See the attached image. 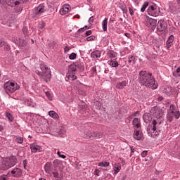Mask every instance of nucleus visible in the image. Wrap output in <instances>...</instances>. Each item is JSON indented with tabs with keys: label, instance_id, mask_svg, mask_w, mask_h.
<instances>
[{
	"label": "nucleus",
	"instance_id": "79ce46f5",
	"mask_svg": "<svg viewBox=\"0 0 180 180\" xmlns=\"http://www.w3.org/2000/svg\"><path fill=\"white\" fill-rule=\"evenodd\" d=\"M88 29H89V27H88V25H85L82 28L79 29L77 33H84V32H85V30H88Z\"/></svg>",
	"mask_w": 180,
	"mask_h": 180
},
{
	"label": "nucleus",
	"instance_id": "864d4df0",
	"mask_svg": "<svg viewBox=\"0 0 180 180\" xmlns=\"http://www.w3.org/2000/svg\"><path fill=\"white\" fill-rule=\"evenodd\" d=\"M87 41H92V40H95V36L91 35L86 38Z\"/></svg>",
	"mask_w": 180,
	"mask_h": 180
},
{
	"label": "nucleus",
	"instance_id": "f3484780",
	"mask_svg": "<svg viewBox=\"0 0 180 180\" xmlns=\"http://www.w3.org/2000/svg\"><path fill=\"white\" fill-rule=\"evenodd\" d=\"M51 169H53V164L50 162H47L44 166L46 174H51Z\"/></svg>",
	"mask_w": 180,
	"mask_h": 180
},
{
	"label": "nucleus",
	"instance_id": "9d476101",
	"mask_svg": "<svg viewBox=\"0 0 180 180\" xmlns=\"http://www.w3.org/2000/svg\"><path fill=\"white\" fill-rule=\"evenodd\" d=\"M22 0H6V4L11 8H15L18 5H20Z\"/></svg>",
	"mask_w": 180,
	"mask_h": 180
},
{
	"label": "nucleus",
	"instance_id": "603ef678",
	"mask_svg": "<svg viewBox=\"0 0 180 180\" xmlns=\"http://www.w3.org/2000/svg\"><path fill=\"white\" fill-rule=\"evenodd\" d=\"M96 137H98V131H92L91 132V138L96 139Z\"/></svg>",
	"mask_w": 180,
	"mask_h": 180
},
{
	"label": "nucleus",
	"instance_id": "09e8293b",
	"mask_svg": "<svg viewBox=\"0 0 180 180\" xmlns=\"http://www.w3.org/2000/svg\"><path fill=\"white\" fill-rule=\"evenodd\" d=\"M121 10L122 11L123 13H127L128 11H127V7H126V5H122L121 6Z\"/></svg>",
	"mask_w": 180,
	"mask_h": 180
},
{
	"label": "nucleus",
	"instance_id": "c756f323",
	"mask_svg": "<svg viewBox=\"0 0 180 180\" xmlns=\"http://www.w3.org/2000/svg\"><path fill=\"white\" fill-rule=\"evenodd\" d=\"M53 175L56 180H63V174H58L57 172H53Z\"/></svg>",
	"mask_w": 180,
	"mask_h": 180
},
{
	"label": "nucleus",
	"instance_id": "4be33fe9",
	"mask_svg": "<svg viewBox=\"0 0 180 180\" xmlns=\"http://www.w3.org/2000/svg\"><path fill=\"white\" fill-rule=\"evenodd\" d=\"M133 125L134 127H136V129H139V127H141V122H140V119L136 117L133 120Z\"/></svg>",
	"mask_w": 180,
	"mask_h": 180
},
{
	"label": "nucleus",
	"instance_id": "338daca9",
	"mask_svg": "<svg viewBox=\"0 0 180 180\" xmlns=\"http://www.w3.org/2000/svg\"><path fill=\"white\" fill-rule=\"evenodd\" d=\"M139 113H140V112L136 111V112H135L133 113L132 116H133L134 117H137V115H139Z\"/></svg>",
	"mask_w": 180,
	"mask_h": 180
},
{
	"label": "nucleus",
	"instance_id": "c03bdc74",
	"mask_svg": "<svg viewBox=\"0 0 180 180\" xmlns=\"http://www.w3.org/2000/svg\"><path fill=\"white\" fill-rule=\"evenodd\" d=\"M169 113H174L175 112V105L172 104L170 105L169 109L168 111Z\"/></svg>",
	"mask_w": 180,
	"mask_h": 180
},
{
	"label": "nucleus",
	"instance_id": "5701e85b",
	"mask_svg": "<svg viewBox=\"0 0 180 180\" xmlns=\"http://www.w3.org/2000/svg\"><path fill=\"white\" fill-rule=\"evenodd\" d=\"M107 56L110 58H116V57H117V53L115 52L113 50H110L107 52Z\"/></svg>",
	"mask_w": 180,
	"mask_h": 180
},
{
	"label": "nucleus",
	"instance_id": "13d9d810",
	"mask_svg": "<svg viewBox=\"0 0 180 180\" xmlns=\"http://www.w3.org/2000/svg\"><path fill=\"white\" fill-rule=\"evenodd\" d=\"M99 172H101V171L99 169H96L94 170V175H96V176H99Z\"/></svg>",
	"mask_w": 180,
	"mask_h": 180
},
{
	"label": "nucleus",
	"instance_id": "f257e3e1",
	"mask_svg": "<svg viewBox=\"0 0 180 180\" xmlns=\"http://www.w3.org/2000/svg\"><path fill=\"white\" fill-rule=\"evenodd\" d=\"M138 81L141 86L151 89H157L158 85L155 84V78L151 72L147 71H140L138 77Z\"/></svg>",
	"mask_w": 180,
	"mask_h": 180
},
{
	"label": "nucleus",
	"instance_id": "8fccbe9b",
	"mask_svg": "<svg viewBox=\"0 0 180 180\" xmlns=\"http://www.w3.org/2000/svg\"><path fill=\"white\" fill-rule=\"evenodd\" d=\"M45 26H46V23H44V22H43V21L39 22V25H38L39 29H44Z\"/></svg>",
	"mask_w": 180,
	"mask_h": 180
},
{
	"label": "nucleus",
	"instance_id": "39448f33",
	"mask_svg": "<svg viewBox=\"0 0 180 180\" xmlns=\"http://www.w3.org/2000/svg\"><path fill=\"white\" fill-rule=\"evenodd\" d=\"M150 116H153L156 119H161L164 115V111L160 107L154 106L150 110Z\"/></svg>",
	"mask_w": 180,
	"mask_h": 180
},
{
	"label": "nucleus",
	"instance_id": "4468645a",
	"mask_svg": "<svg viewBox=\"0 0 180 180\" xmlns=\"http://www.w3.org/2000/svg\"><path fill=\"white\" fill-rule=\"evenodd\" d=\"M15 44L19 46V47H26L27 46V41L23 38H19L16 39Z\"/></svg>",
	"mask_w": 180,
	"mask_h": 180
},
{
	"label": "nucleus",
	"instance_id": "0eeeda50",
	"mask_svg": "<svg viewBox=\"0 0 180 180\" xmlns=\"http://www.w3.org/2000/svg\"><path fill=\"white\" fill-rule=\"evenodd\" d=\"M46 11H47L46 5L44 4H41L33 9V13L37 15H41V13L46 12Z\"/></svg>",
	"mask_w": 180,
	"mask_h": 180
},
{
	"label": "nucleus",
	"instance_id": "c9c22d12",
	"mask_svg": "<svg viewBox=\"0 0 180 180\" xmlns=\"http://www.w3.org/2000/svg\"><path fill=\"white\" fill-rule=\"evenodd\" d=\"M150 115H148V113L146 112L143 114V119L145 123H148V122H150Z\"/></svg>",
	"mask_w": 180,
	"mask_h": 180
},
{
	"label": "nucleus",
	"instance_id": "72a5a7b5",
	"mask_svg": "<svg viewBox=\"0 0 180 180\" xmlns=\"http://www.w3.org/2000/svg\"><path fill=\"white\" fill-rule=\"evenodd\" d=\"M148 6H150V3L148 1H145L141 8V12H146V9H147Z\"/></svg>",
	"mask_w": 180,
	"mask_h": 180
},
{
	"label": "nucleus",
	"instance_id": "a18cd8bd",
	"mask_svg": "<svg viewBox=\"0 0 180 180\" xmlns=\"http://www.w3.org/2000/svg\"><path fill=\"white\" fill-rule=\"evenodd\" d=\"M129 60H128V63H132V64H134V60H135V57L133 55H131L129 56Z\"/></svg>",
	"mask_w": 180,
	"mask_h": 180
},
{
	"label": "nucleus",
	"instance_id": "a878e982",
	"mask_svg": "<svg viewBox=\"0 0 180 180\" xmlns=\"http://www.w3.org/2000/svg\"><path fill=\"white\" fill-rule=\"evenodd\" d=\"M102 29L103 32H106L108 30V18H105L103 21H102Z\"/></svg>",
	"mask_w": 180,
	"mask_h": 180
},
{
	"label": "nucleus",
	"instance_id": "5fc2aeb1",
	"mask_svg": "<svg viewBox=\"0 0 180 180\" xmlns=\"http://www.w3.org/2000/svg\"><path fill=\"white\" fill-rule=\"evenodd\" d=\"M57 154H58V157H60V158H63V160L67 158V156H65V155H61L60 151H58Z\"/></svg>",
	"mask_w": 180,
	"mask_h": 180
},
{
	"label": "nucleus",
	"instance_id": "774afa93",
	"mask_svg": "<svg viewBox=\"0 0 180 180\" xmlns=\"http://www.w3.org/2000/svg\"><path fill=\"white\" fill-rule=\"evenodd\" d=\"M0 180H7V179H6V177H5V175L3 174V175H1V176H0Z\"/></svg>",
	"mask_w": 180,
	"mask_h": 180
},
{
	"label": "nucleus",
	"instance_id": "7c9ffc66",
	"mask_svg": "<svg viewBox=\"0 0 180 180\" xmlns=\"http://www.w3.org/2000/svg\"><path fill=\"white\" fill-rule=\"evenodd\" d=\"M22 3H20V5H17L15 6H14V11L16 13H19V12H22V11L23 10V6H22Z\"/></svg>",
	"mask_w": 180,
	"mask_h": 180
},
{
	"label": "nucleus",
	"instance_id": "393cba45",
	"mask_svg": "<svg viewBox=\"0 0 180 180\" xmlns=\"http://www.w3.org/2000/svg\"><path fill=\"white\" fill-rule=\"evenodd\" d=\"M126 85H127V81L124 80L117 83L116 85V88H117V89H123V88L126 86Z\"/></svg>",
	"mask_w": 180,
	"mask_h": 180
},
{
	"label": "nucleus",
	"instance_id": "de8ad7c7",
	"mask_svg": "<svg viewBox=\"0 0 180 180\" xmlns=\"http://www.w3.org/2000/svg\"><path fill=\"white\" fill-rule=\"evenodd\" d=\"M69 58L70 60H75L77 58V53H72L70 56H69Z\"/></svg>",
	"mask_w": 180,
	"mask_h": 180
},
{
	"label": "nucleus",
	"instance_id": "ea45409f",
	"mask_svg": "<svg viewBox=\"0 0 180 180\" xmlns=\"http://www.w3.org/2000/svg\"><path fill=\"white\" fill-rule=\"evenodd\" d=\"M109 162H101L98 163V167H103V168H108L109 167Z\"/></svg>",
	"mask_w": 180,
	"mask_h": 180
},
{
	"label": "nucleus",
	"instance_id": "3c124183",
	"mask_svg": "<svg viewBox=\"0 0 180 180\" xmlns=\"http://www.w3.org/2000/svg\"><path fill=\"white\" fill-rule=\"evenodd\" d=\"M173 115H174V117L176 119H179L180 117V112L179 111H176L173 113Z\"/></svg>",
	"mask_w": 180,
	"mask_h": 180
},
{
	"label": "nucleus",
	"instance_id": "f8f14e48",
	"mask_svg": "<svg viewBox=\"0 0 180 180\" xmlns=\"http://www.w3.org/2000/svg\"><path fill=\"white\" fill-rule=\"evenodd\" d=\"M7 161L10 168H12V167H15L16 165V162H18V159L15 158V156H11L8 159H6Z\"/></svg>",
	"mask_w": 180,
	"mask_h": 180
},
{
	"label": "nucleus",
	"instance_id": "a211bd4d",
	"mask_svg": "<svg viewBox=\"0 0 180 180\" xmlns=\"http://www.w3.org/2000/svg\"><path fill=\"white\" fill-rule=\"evenodd\" d=\"M30 150L31 153H37V151H40V150H41V146L32 143L30 145Z\"/></svg>",
	"mask_w": 180,
	"mask_h": 180
},
{
	"label": "nucleus",
	"instance_id": "b1692460",
	"mask_svg": "<svg viewBox=\"0 0 180 180\" xmlns=\"http://www.w3.org/2000/svg\"><path fill=\"white\" fill-rule=\"evenodd\" d=\"M121 169H122V165H120V163H115L114 165V174L115 175L117 174H119Z\"/></svg>",
	"mask_w": 180,
	"mask_h": 180
},
{
	"label": "nucleus",
	"instance_id": "2f4dec72",
	"mask_svg": "<svg viewBox=\"0 0 180 180\" xmlns=\"http://www.w3.org/2000/svg\"><path fill=\"white\" fill-rule=\"evenodd\" d=\"M49 115L51 117H52L53 119H58V114H57V112H56L53 110H51L49 112Z\"/></svg>",
	"mask_w": 180,
	"mask_h": 180
},
{
	"label": "nucleus",
	"instance_id": "9b49d317",
	"mask_svg": "<svg viewBox=\"0 0 180 180\" xmlns=\"http://www.w3.org/2000/svg\"><path fill=\"white\" fill-rule=\"evenodd\" d=\"M148 25H149V27H150L152 30H155L158 25L157 20L151 18H148Z\"/></svg>",
	"mask_w": 180,
	"mask_h": 180
},
{
	"label": "nucleus",
	"instance_id": "ddd939ff",
	"mask_svg": "<svg viewBox=\"0 0 180 180\" xmlns=\"http://www.w3.org/2000/svg\"><path fill=\"white\" fill-rule=\"evenodd\" d=\"M11 174L13 176H15L16 178H19V176H22V169L20 168H14L11 170Z\"/></svg>",
	"mask_w": 180,
	"mask_h": 180
},
{
	"label": "nucleus",
	"instance_id": "cd10ccee",
	"mask_svg": "<svg viewBox=\"0 0 180 180\" xmlns=\"http://www.w3.org/2000/svg\"><path fill=\"white\" fill-rule=\"evenodd\" d=\"M108 64H109V65H111V67H119V63L117 62V60H110L108 61Z\"/></svg>",
	"mask_w": 180,
	"mask_h": 180
},
{
	"label": "nucleus",
	"instance_id": "1a4fd4ad",
	"mask_svg": "<svg viewBox=\"0 0 180 180\" xmlns=\"http://www.w3.org/2000/svg\"><path fill=\"white\" fill-rule=\"evenodd\" d=\"M163 94H165V95H167L168 96H171V95L175 94V89L169 86H166L163 89Z\"/></svg>",
	"mask_w": 180,
	"mask_h": 180
},
{
	"label": "nucleus",
	"instance_id": "e433bc0d",
	"mask_svg": "<svg viewBox=\"0 0 180 180\" xmlns=\"http://www.w3.org/2000/svg\"><path fill=\"white\" fill-rule=\"evenodd\" d=\"M172 75L176 78H178V77H180V66L177 68L176 71L173 72Z\"/></svg>",
	"mask_w": 180,
	"mask_h": 180
},
{
	"label": "nucleus",
	"instance_id": "bb28decb",
	"mask_svg": "<svg viewBox=\"0 0 180 180\" xmlns=\"http://www.w3.org/2000/svg\"><path fill=\"white\" fill-rule=\"evenodd\" d=\"M74 65L76 67V68H79L80 71H84V65L82 64L81 61L77 60L74 63Z\"/></svg>",
	"mask_w": 180,
	"mask_h": 180
},
{
	"label": "nucleus",
	"instance_id": "680f3d73",
	"mask_svg": "<svg viewBox=\"0 0 180 180\" xmlns=\"http://www.w3.org/2000/svg\"><path fill=\"white\" fill-rule=\"evenodd\" d=\"M92 34L91 30H88L86 32V36H91Z\"/></svg>",
	"mask_w": 180,
	"mask_h": 180
},
{
	"label": "nucleus",
	"instance_id": "e2e57ef3",
	"mask_svg": "<svg viewBox=\"0 0 180 180\" xmlns=\"http://www.w3.org/2000/svg\"><path fill=\"white\" fill-rule=\"evenodd\" d=\"M5 46V41L0 39V47Z\"/></svg>",
	"mask_w": 180,
	"mask_h": 180
},
{
	"label": "nucleus",
	"instance_id": "412c9836",
	"mask_svg": "<svg viewBox=\"0 0 180 180\" xmlns=\"http://www.w3.org/2000/svg\"><path fill=\"white\" fill-rule=\"evenodd\" d=\"M172 43H174V35H170L166 41L167 48L169 49L172 46Z\"/></svg>",
	"mask_w": 180,
	"mask_h": 180
},
{
	"label": "nucleus",
	"instance_id": "bf43d9fd",
	"mask_svg": "<svg viewBox=\"0 0 180 180\" xmlns=\"http://www.w3.org/2000/svg\"><path fill=\"white\" fill-rule=\"evenodd\" d=\"M147 153H148L147 150H143V151L141 153V157H143V158L146 157V155H147Z\"/></svg>",
	"mask_w": 180,
	"mask_h": 180
},
{
	"label": "nucleus",
	"instance_id": "37998d69",
	"mask_svg": "<svg viewBox=\"0 0 180 180\" xmlns=\"http://www.w3.org/2000/svg\"><path fill=\"white\" fill-rule=\"evenodd\" d=\"M22 32L24 36H29V30L27 29V27H23Z\"/></svg>",
	"mask_w": 180,
	"mask_h": 180
},
{
	"label": "nucleus",
	"instance_id": "423d86ee",
	"mask_svg": "<svg viewBox=\"0 0 180 180\" xmlns=\"http://www.w3.org/2000/svg\"><path fill=\"white\" fill-rule=\"evenodd\" d=\"M158 124V122H157L155 120H153L150 124H149L147 127V131L148 133H150V131H153L154 136H158L160 133L157 131V127Z\"/></svg>",
	"mask_w": 180,
	"mask_h": 180
},
{
	"label": "nucleus",
	"instance_id": "dca6fc26",
	"mask_svg": "<svg viewBox=\"0 0 180 180\" xmlns=\"http://www.w3.org/2000/svg\"><path fill=\"white\" fill-rule=\"evenodd\" d=\"M71 8V6L68 4H65L62 8L60 10V13L61 15H67L68 12H70V9Z\"/></svg>",
	"mask_w": 180,
	"mask_h": 180
},
{
	"label": "nucleus",
	"instance_id": "473e14b6",
	"mask_svg": "<svg viewBox=\"0 0 180 180\" xmlns=\"http://www.w3.org/2000/svg\"><path fill=\"white\" fill-rule=\"evenodd\" d=\"M84 139H92V131L86 130L84 131Z\"/></svg>",
	"mask_w": 180,
	"mask_h": 180
},
{
	"label": "nucleus",
	"instance_id": "6ab92c4d",
	"mask_svg": "<svg viewBox=\"0 0 180 180\" xmlns=\"http://www.w3.org/2000/svg\"><path fill=\"white\" fill-rule=\"evenodd\" d=\"M143 138V134L140 132V131L139 130H136L134 132V139H135V140H141V139Z\"/></svg>",
	"mask_w": 180,
	"mask_h": 180
},
{
	"label": "nucleus",
	"instance_id": "49530a36",
	"mask_svg": "<svg viewBox=\"0 0 180 180\" xmlns=\"http://www.w3.org/2000/svg\"><path fill=\"white\" fill-rule=\"evenodd\" d=\"M15 141L18 143V144H22L23 143V138L18 136L15 139Z\"/></svg>",
	"mask_w": 180,
	"mask_h": 180
},
{
	"label": "nucleus",
	"instance_id": "7ed1b4c3",
	"mask_svg": "<svg viewBox=\"0 0 180 180\" xmlns=\"http://www.w3.org/2000/svg\"><path fill=\"white\" fill-rule=\"evenodd\" d=\"M4 88L7 94L8 92L13 94L15 91H18L20 88V86L17 83L8 81L4 84Z\"/></svg>",
	"mask_w": 180,
	"mask_h": 180
},
{
	"label": "nucleus",
	"instance_id": "6e6552de",
	"mask_svg": "<svg viewBox=\"0 0 180 180\" xmlns=\"http://www.w3.org/2000/svg\"><path fill=\"white\" fill-rule=\"evenodd\" d=\"M168 27V24L164 20H160L157 24L158 32H165Z\"/></svg>",
	"mask_w": 180,
	"mask_h": 180
},
{
	"label": "nucleus",
	"instance_id": "69168bd1",
	"mask_svg": "<svg viewBox=\"0 0 180 180\" xmlns=\"http://www.w3.org/2000/svg\"><path fill=\"white\" fill-rule=\"evenodd\" d=\"M69 50H70V47L65 46L64 48L65 53H68Z\"/></svg>",
	"mask_w": 180,
	"mask_h": 180
},
{
	"label": "nucleus",
	"instance_id": "58836bf2",
	"mask_svg": "<svg viewBox=\"0 0 180 180\" xmlns=\"http://www.w3.org/2000/svg\"><path fill=\"white\" fill-rule=\"evenodd\" d=\"M6 117L9 120V122L11 123V122H13V116L10 112H6Z\"/></svg>",
	"mask_w": 180,
	"mask_h": 180
},
{
	"label": "nucleus",
	"instance_id": "a19ab883",
	"mask_svg": "<svg viewBox=\"0 0 180 180\" xmlns=\"http://www.w3.org/2000/svg\"><path fill=\"white\" fill-rule=\"evenodd\" d=\"M75 71H77V67L75 64L70 65L69 66V72H75Z\"/></svg>",
	"mask_w": 180,
	"mask_h": 180
},
{
	"label": "nucleus",
	"instance_id": "4d7b16f0",
	"mask_svg": "<svg viewBox=\"0 0 180 180\" xmlns=\"http://www.w3.org/2000/svg\"><path fill=\"white\" fill-rule=\"evenodd\" d=\"M4 50H6V51H9V50H11V46H9V45H8V44H5Z\"/></svg>",
	"mask_w": 180,
	"mask_h": 180
},
{
	"label": "nucleus",
	"instance_id": "f704fd0d",
	"mask_svg": "<svg viewBox=\"0 0 180 180\" xmlns=\"http://www.w3.org/2000/svg\"><path fill=\"white\" fill-rule=\"evenodd\" d=\"M167 121L171 123V122H172V120H174V113L167 112Z\"/></svg>",
	"mask_w": 180,
	"mask_h": 180
},
{
	"label": "nucleus",
	"instance_id": "aec40b11",
	"mask_svg": "<svg viewBox=\"0 0 180 180\" xmlns=\"http://www.w3.org/2000/svg\"><path fill=\"white\" fill-rule=\"evenodd\" d=\"M102 54V52L99 50H96L91 53L92 58H99Z\"/></svg>",
	"mask_w": 180,
	"mask_h": 180
},
{
	"label": "nucleus",
	"instance_id": "6e6d98bb",
	"mask_svg": "<svg viewBox=\"0 0 180 180\" xmlns=\"http://www.w3.org/2000/svg\"><path fill=\"white\" fill-rule=\"evenodd\" d=\"M129 13L131 15V16H133V15H134V10H133V8H129Z\"/></svg>",
	"mask_w": 180,
	"mask_h": 180
},
{
	"label": "nucleus",
	"instance_id": "c85d7f7f",
	"mask_svg": "<svg viewBox=\"0 0 180 180\" xmlns=\"http://www.w3.org/2000/svg\"><path fill=\"white\" fill-rule=\"evenodd\" d=\"M67 77L71 81H74L75 79H77V76L75 75V72H73L71 73H68Z\"/></svg>",
	"mask_w": 180,
	"mask_h": 180
},
{
	"label": "nucleus",
	"instance_id": "2eb2a0df",
	"mask_svg": "<svg viewBox=\"0 0 180 180\" xmlns=\"http://www.w3.org/2000/svg\"><path fill=\"white\" fill-rule=\"evenodd\" d=\"M9 168H11V167L6 160L0 162V169H1V171H6V169H9Z\"/></svg>",
	"mask_w": 180,
	"mask_h": 180
},
{
	"label": "nucleus",
	"instance_id": "20e7f679",
	"mask_svg": "<svg viewBox=\"0 0 180 180\" xmlns=\"http://www.w3.org/2000/svg\"><path fill=\"white\" fill-rule=\"evenodd\" d=\"M147 12L150 16L155 18H157V16H159L160 13H161L160 6H157L155 4H150L147 9Z\"/></svg>",
	"mask_w": 180,
	"mask_h": 180
},
{
	"label": "nucleus",
	"instance_id": "052dcab7",
	"mask_svg": "<svg viewBox=\"0 0 180 180\" xmlns=\"http://www.w3.org/2000/svg\"><path fill=\"white\" fill-rule=\"evenodd\" d=\"M97 137L98 139H102V137H103V134L98 132Z\"/></svg>",
	"mask_w": 180,
	"mask_h": 180
},
{
	"label": "nucleus",
	"instance_id": "0e129e2a",
	"mask_svg": "<svg viewBox=\"0 0 180 180\" xmlns=\"http://www.w3.org/2000/svg\"><path fill=\"white\" fill-rule=\"evenodd\" d=\"M89 23H94V16L89 18Z\"/></svg>",
	"mask_w": 180,
	"mask_h": 180
},
{
	"label": "nucleus",
	"instance_id": "f03ea898",
	"mask_svg": "<svg viewBox=\"0 0 180 180\" xmlns=\"http://www.w3.org/2000/svg\"><path fill=\"white\" fill-rule=\"evenodd\" d=\"M40 68L42 72H40V70H36V74L39 75L41 79H44L46 82H49L51 79V70L44 63L40 64Z\"/></svg>",
	"mask_w": 180,
	"mask_h": 180
},
{
	"label": "nucleus",
	"instance_id": "4c0bfd02",
	"mask_svg": "<svg viewBox=\"0 0 180 180\" xmlns=\"http://www.w3.org/2000/svg\"><path fill=\"white\" fill-rule=\"evenodd\" d=\"M58 134L60 137H65V129L61 127L58 131Z\"/></svg>",
	"mask_w": 180,
	"mask_h": 180
}]
</instances>
